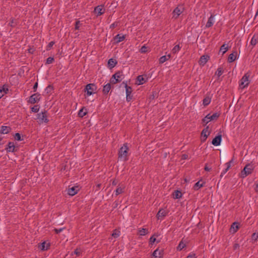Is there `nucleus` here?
<instances>
[{
    "mask_svg": "<svg viewBox=\"0 0 258 258\" xmlns=\"http://www.w3.org/2000/svg\"><path fill=\"white\" fill-rule=\"evenodd\" d=\"M128 150V148L127 144H123V146L119 149L118 152V158L123 161H126L127 160Z\"/></svg>",
    "mask_w": 258,
    "mask_h": 258,
    "instance_id": "nucleus-1",
    "label": "nucleus"
},
{
    "mask_svg": "<svg viewBox=\"0 0 258 258\" xmlns=\"http://www.w3.org/2000/svg\"><path fill=\"white\" fill-rule=\"evenodd\" d=\"M254 169V166L251 164H248L245 165L243 169L241 172V177L244 178L252 173Z\"/></svg>",
    "mask_w": 258,
    "mask_h": 258,
    "instance_id": "nucleus-2",
    "label": "nucleus"
},
{
    "mask_svg": "<svg viewBox=\"0 0 258 258\" xmlns=\"http://www.w3.org/2000/svg\"><path fill=\"white\" fill-rule=\"evenodd\" d=\"M220 114L217 112L214 113L212 115L208 114L202 119V122L204 125H205L210 121L217 120Z\"/></svg>",
    "mask_w": 258,
    "mask_h": 258,
    "instance_id": "nucleus-3",
    "label": "nucleus"
},
{
    "mask_svg": "<svg viewBox=\"0 0 258 258\" xmlns=\"http://www.w3.org/2000/svg\"><path fill=\"white\" fill-rule=\"evenodd\" d=\"M97 87L94 84H89L86 86L85 91L87 92L88 96H90L95 93Z\"/></svg>",
    "mask_w": 258,
    "mask_h": 258,
    "instance_id": "nucleus-4",
    "label": "nucleus"
},
{
    "mask_svg": "<svg viewBox=\"0 0 258 258\" xmlns=\"http://www.w3.org/2000/svg\"><path fill=\"white\" fill-rule=\"evenodd\" d=\"M249 77V75L248 73L245 74L241 78L240 81L239 86L243 89L245 87H247L249 84V80L248 78Z\"/></svg>",
    "mask_w": 258,
    "mask_h": 258,
    "instance_id": "nucleus-5",
    "label": "nucleus"
},
{
    "mask_svg": "<svg viewBox=\"0 0 258 258\" xmlns=\"http://www.w3.org/2000/svg\"><path fill=\"white\" fill-rule=\"evenodd\" d=\"M37 118L40 123L48 122V119H47V112L43 111L37 114Z\"/></svg>",
    "mask_w": 258,
    "mask_h": 258,
    "instance_id": "nucleus-6",
    "label": "nucleus"
},
{
    "mask_svg": "<svg viewBox=\"0 0 258 258\" xmlns=\"http://www.w3.org/2000/svg\"><path fill=\"white\" fill-rule=\"evenodd\" d=\"M40 95L37 93L32 95L30 97L28 102L31 104H34L40 100Z\"/></svg>",
    "mask_w": 258,
    "mask_h": 258,
    "instance_id": "nucleus-7",
    "label": "nucleus"
},
{
    "mask_svg": "<svg viewBox=\"0 0 258 258\" xmlns=\"http://www.w3.org/2000/svg\"><path fill=\"white\" fill-rule=\"evenodd\" d=\"M125 88L126 91V99L127 102H130L132 99L131 94L133 91V89L132 87L128 86L126 84H125Z\"/></svg>",
    "mask_w": 258,
    "mask_h": 258,
    "instance_id": "nucleus-8",
    "label": "nucleus"
},
{
    "mask_svg": "<svg viewBox=\"0 0 258 258\" xmlns=\"http://www.w3.org/2000/svg\"><path fill=\"white\" fill-rule=\"evenodd\" d=\"M7 152H15L18 150V147H16L13 142H9L7 147L6 148Z\"/></svg>",
    "mask_w": 258,
    "mask_h": 258,
    "instance_id": "nucleus-9",
    "label": "nucleus"
},
{
    "mask_svg": "<svg viewBox=\"0 0 258 258\" xmlns=\"http://www.w3.org/2000/svg\"><path fill=\"white\" fill-rule=\"evenodd\" d=\"M168 212L167 210L161 209H160L157 214V218L159 220H162L168 214Z\"/></svg>",
    "mask_w": 258,
    "mask_h": 258,
    "instance_id": "nucleus-10",
    "label": "nucleus"
},
{
    "mask_svg": "<svg viewBox=\"0 0 258 258\" xmlns=\"http://www.w3.org/2000/svg\"><path fill=\"white\" fill-rule=\"evenodd\" d=\"M184 8L182 6L176 7L173 12V17L176 19L183 12Z\"/></svg>",
    "mask_w": 258,
    "mask_h": 258,
    "instance_id": "nucleus-11",
    "label": "nucleus"
},
{
    "mask_svg": "<svg viewBox=\"0 0 258 258\" xmlns=\"http://www.w3.org/2000/svg\"><path fill=\"white\" fill-rule=\"evenodd\" d=\"M105 9L104 8L103 6L100 5L96 7L94 9V13L97 14V16H100L103 14L105 13Z\"/></svg>",
    "mask_w": 258,
    "mask_h": 258,
    "instance_id": "nucleus-12",
    "label": "nucleus"
},
{
    "mask_svg": "<svg viewBox=\"0 0 258 258\" xmlns=\"http://www.w3.org/2000/svg\"><path fill=\"white\" fill-rule=\"evenodd\" d=\"M79 190L78 186H72L71 187H69L68 190V194L70 196H74L76 194H77Z\"/></svg>",
    "mask_w": 258,
    "mask_h": 258,
    "instance_id": "nucleus-13",
    "label": "nucleus"
},
{
    "mask_svg": "<svg viewBox=\"0 0 258 258\" xmlns=\"http://www.w3.org/2000/svg\"><path fill=\"white\" fill-rule=\"evenodd\" d=\"M163 254V250L162 249H156L153 253L154 258H161Z\"/></svg>",
    "mask_w": 258,
    "mask_h": 258,
    "instance_id": "nucleus-14",
    "label": "nucleus"
},
{
    "mask_svg": "<svg viewBox=\"0 0 258 258\" xmlns=\"http://www.w3.org/2000/svg\"><path fill=\"white\" fill-rule=\"evenodd\" d=\"M222 139L221 135H218L216 136L215 138L212 140V143L213 145L215 146H217L220 145Z\"/></svg>",
    "mask_w": 258,
    "mask_h": 258,
    "instance_id": "nucleus-15",
    "label": "nucleus"
},
{
    "mask_svg": "<svg viewBox=\"0 0 258 258\" xmlns=\"http://www.w3.org/2000/svg\"><path fill=\"white\" fill-rule=\"evenodd\" d=\"M210 133L208 132V126L205 128L202 132L201 135L203 137L202 141L204 142L207 139V137L209 135Z\"/></svg>",
    "mask_w": 258,
    "mask_h": 258,
    "instance_id": "nucleus-16",
    "label": "nucleus"
},
{
    "mask_svg": "<svg viewBox=\"0 0 258 258\" xmlns=\"http://www.w3.org/2000/svg\"><path fill=\"white\" fill-rule=\"evenodd\" d=\"M209 59V56L208 55H202L199 60L200 65L204 66Z\"/></svg>",
    "mask_w": 258,
    "mask_h": 258,
    "instance_id": "nucleus-17",
    "label": "nucleus"
},
{
    "mask_svg": "<svg viewBox=\"0 0 258 258\" xmlns=\"http://www.w3.org/2000/svg\"><path fill=\"white\" fill-rule=\"evenodd\" d=\"M11 131V128L10 126H2L1 130V133L3 134H7L10 133Z\"/></svg>",
    "mask_w": 258,
    "mask_h": 258,
    "instance_id": "nucleus-18",
    "label": "nucleus"
},
{
    "mask_svg": "<svg viewBox=\"0 0 258 258\" xmlns=\"http://www.w3.org/2000/svg\"><path fill=\"white\" fill-rule=\"evenodd\" d=\"M232 162H233V159H231L229 162H228L225 164V165L226 166V168L224 170H223V171L221 172V174L220 175L221 177H222L223 176V175L225 174L228 171V170L229 169V168L231 167V163H232Z\"/></svg>",
    "mask_w": 258,
    "mask_h": 258,
    "instance_id": "nucleus-19",
    "label": "nucleus"
},
{
    "mask_svg": "<svg viewBox=\"0 0 258 258\" xmlns=\"http://www.w3.org/2000/svg\"><path fill=\"white\" fill-rule=\"evenodd\" d=\"M237 56V52L235 51L231 53L228 57V61L229 62H232L236 60Z\"/></svg>",
    "mask_w": 258,
    "mask_h": 258,
    "instance_id": "nucleus-20",
    "label": "nucleus"
},
{
    "mask_svg": "<svg viewBox=\"0 0 258 258\" xmlns=\"http://www.w3.org/2000/svg\"><path fill=\"white\" fill-rule=\"evenodd\" d=\"M137 80L138 82L137 83L138 85H142L147 81V79L145 78L142 75H140L137 77Z\"/></svg>",
    "mask_w": 258,
    "mask_h": 258,
    "instance_id": "nucleus-21",
    "label": "nucleus"
},
{
    "mask_svg": "<svg viewBox=\"0 0 258 258\" xmlns=\"http://www.w3.org/2000/svg\"><path fill=\"white\" fill-rule=\"evenodd\" d=\"M214 16L211 15L208 19V22L206 25V27L210 28L212 27L214 24Z\"/></svg>",
    "mask_w": 258,
    "mask_h": 258,
    "instance_id": "nucleus-22",
    "label": "nucleus"
},
{
    "mask_svg": "<svg viewBox=\"0 0 258 258\" xmlns=\"http://www.w3.org/2000/svg\"><path fill=\"white\" fill-rule=\"evenodd\" d=\"M114 40L116 41V43H119V42H120L124 40L125 36L123 35H121L120 34H117V35H116L114 37Z\"/></svg>",
    "mask_w": 258,
    "mask_h": 258,
    "instance_id": "nucleus-23",
    "label": "nucleus"
},
{
    "mask_svg": "<svg viewBox=\"0 0 258 258\" xmlns=\"http://www.w3.org/2000/svg\"><path fill=\"white\" fill-rule=\"evenodd\" d=\"M111 89V85L110 83H107L106 85H104L103 89V93L104 94H107L109 92Z\"/></svg>",
    "mask_w": 258,
    "mask_h": 258,
    "instance_id": "nucleus-24",
    "label": "nucleus"
},
{
    "mask_svg": "<svg viewBox=\"0 0 258 258\" xmlns=\"http://www.w3.org/2000/svg\"><path fill=\"white\" fill-rule=\"evenodd\" d=\"M8 89L5 86L0 87V98H1L5 94H7Z\"/></svg>",
    "mask_w": 258,
    "mask_h": 258,
    "instance_id": "nucleus-25",
    "label": "nucleus"
},
{
    "mask_svg": "<svg viewBox=\"0 0 258 258\" xmlns=\"http://www.w3.org/2000/svg\"><path fill=\"white\" fill-rule=\"evenodd\" d=\"M173 198L175 199H179L182 197V194L179 190H175L173 193Z\"/></svg>",
    "mask_w": 258,
    "mask_h": 258,
    "instance_id": "nucleus-26",
    "label": "nucleus"
},
{
    "mask_svg": "<svg viewBox=\"0 0 258 258\" xmlns=\"http://www.w3.org/2000/svg\"><path fill=\"white\" fill-rule=\"evenodd\" d=\"M257 42H258V35L254 34L251 40L250 44L254 46L255 45H256V44Z\"/></svg>",
    "mask_w": 258,
    "mask_h": 258,
    "instance_id": "nucleus-27",
    "label": "nucleus"
},
{
    "mask_svg": "<svg viewBox=\"0 0 258 258\" xmlns=\"http://www.w3.org/2000/svg\"><path fill=\"white\" fill-rule=\"evenodd\" d=\"M228 50V46L226 44H223L220 47L219 52H222L223 55Z\"/></svg>",
    "mask_w": 258,
    "mask_h": 258,
    "instance_id": "nucleus-28",
    "label": "nucleus"
},
{
    "mask_svg": "<svg viewBox=\"0 0 258 258\" xmlns=\"http://www.w3.org/2000/svg\"><path fill=\"white\" fill-rule=\"evenodd\" d=\"M117 61L113 58L109 59L108 62V66L111 68L114 67Z\"/></svg>",
    "mask_w": 258,
    "mask_h": 258,
    "instance_id": "nucleus-29",
    "label": "nucleus"
},
{
    "mask_svg": "<svg viewBox=\"0 0 258 258\" xmlns=\"http://www.w3.org/2000/svg\"><path fill=\"white\" fill-rule=\"evenodd\" d=\"M113 76L116 78L118 79V82H120L122 80V73L120 72H118L116 73H115Z\"/></svg>",
    "mask_w": 258,
    "mask_h": 258,
    "instance_id": "nucleus-30",
    "label": "nucleus"
},
{
    "mask_svg": "<svg viewBox=\"0 0 258 258\" xmlns=\"http://www.w3.org/2000/svg\"><path fill=\"white\" fill-rule=\"evenodd\" d=\"M181 48V46H180L179 44L176 45L171 50L172 53L176 54L180 50Z\"/></svg>",
    "mask_w": 258,
    "mask_h": 258,
    "instance_id": "nucleus-31",
    "label": "nucleus"
},
{
    "mask_svg": "<svg viewBox=\"0 0 258 258\" xmlns=\"http://www.w3.org/2000/svg\"><path fill=\"white\" fill-rule=\"evenodd\" d=\"M201 181H198L194 186V189L195 190H198L199 188L203 186V183H201Z\"/></svg>",
    "mask_w": 258,
    "mask_h": 258,
    "instance_id": "nucleus-32",
    "label": "nucleus"
},
{
    "mask_svg": "<svg viewBox=\"0 0 258 258\" xmlns=\"http://www.w3.org/2000/svg\"><path fill=\"white\" fill-rule=\"evenodd\" d=\"M211 101V98L209 96H206L203 100V104L205 106L209 105Z\"/></svg>",
    "mask_w": 258,
    "mask_h": 258,
    "instance_id": "nucleus-33",
    "label": "nucleus"
},
{
    "mask_svg": "<svg viewBox=\"0 0 258 258\" xmlns=\"http://www.w3.org/2000/svg\"><path fill=\"white\" fill-rule=\"evenodd\" d=\"M124 188V186H123V187H121V186L117 187V188L116 189V190L115 191V195L116 196H118L119 194H120L122 192H123Z\"/></svg>",
    "mask_w": 258,
    "mask_h": 258,
    "instance_id": "nucleus-34",
    "label": "nucleus"
},
{
    "mask_svg": "<svg viewBox=\"0 0 258 258\" xmlns=\"http://www.w3.org/2000/svg\"><path fill=\"white\" fill-rule=\"evenodd\" d=\"M49 246V245L48 244H46L45 242H43L41 244V249L43 250H46L48 248Z\"/></svg>",
    "mask_w": 258,
    "mask_h": 258,
    "instance_id": "nucleus-35",
    "label": "nucleus"
},
{
    "mask_svg": "<svg viewBox=\"0 0 258 258\" xmlns=\"http://www.w3.org/2000/svg\"><path fill=\"white\" fill-rule=\"evenodd\" d=\"M223 73V70L222 68H219L215 73V75L218 77L221 76Z\"/></svg>",
    "mask_w": 258,
    "mask_h": 258,
    "instance_id": "nucleus-36",
    "label": "nucleus"
},
{
    "mask_svg": "<svg viewBox=\"0 0 258 258\" xmlns=\"http://www.w3.org/2000/svg\"><path fill=\"white\" fill-rule=\"evenodd\" d=\"M185 246V244L182 242L180 241L178 244L177 249L178 250H182Z\"/></svg>",
    "mask_w": 258,
    "mask_h": 258,
    "instance_id": "nucleus-37",
    "label": "nucleus"
},
{
    "mask_svg": "<svg viewBox=\"0 0 258 258\" xmlns=\"http://www.w3.org/2000/svg\"><path fill=\"white\" fill-rule=\"evenodd\" d=\"M147 233L148 230L146 228H142L139 231V234L140 235H145Z\"/></svg>",
    "mask_w": 258,
    "mask_h": 258,
    "instance_id": "nucleus-38",
    "label": "nucleus"
},
{
    "mask_svg": "<svg viewBox=\"0 0 258 258\" xmlns=\"http://www.w3.org/2000/svg\"><path fill=\"white\" fill-rule=\"evenodd\" d=\"M87 114V112L84 111V108H82L81 110H80L78 115L80 117H83Z\"/></svg>",
    "mask_w": 258,
    "mask_h": 258,
    "instance_id": "nucleus-39",
    "label": "nucleus"
},
{
    "mask_svg": "<svg viewBox=\"0 0 258 258\" xmlns=\"http://www.w3.org/2000/svg\"><path fill=\"white\" fill-rule=\"evenodd\" d=\"M167 60H168V58H167L166 55L162 56L159 59V63H163Z\"/></svg>",
    "mask_w": 258,
    "mask_h": 258,
    "instance_id": "nucleus-40",
    "label": "nucleus"
},
{
    "mask_svg": "<svg viewBox=\"0 0 258 258\" xmlns=\"http://www.w3.org/2000/svg\"><path fill=\"white\" fill-rule=\"evenodd\" d=\"M118 79L115 78L113 76L110 79V83L112 84H115L118 83Z\"/></svg>",
    "mask_w": 258,
    "mask_h": 258,
    "instance_id": "nucleus-41",
    "label": "nucleus"
},
{
    "mask_svg": "<svg viewBox=\"0 0 258 258\" xmlns=\"http://www.w3.org/2000/svg\"><path fill=\"white\" fill-rule=\"evenodd\" d=\"M39 110L38 105H35L31 108V111L33 112H38Z\"/></svg>",
    "mask_w": 258,
    "mask_h": 258,
    "instance_id": "nucleus-42",
    "label": "nucleus"
},
{
    "mask_svg": "<svg viewBox=\"0 0 258 258\" xmlns=\"http://www.w3.org/2000/svg\"><path fill=\"white\" fill-rule=\"evenodd\" d=\"M14 138H15V140L18 141L22 140V139H21V135L19 133H16L14 136Z\"/></svg>",
    "mask_w": 258,
    "mask_h": 258,
    "instance_id": "nucleus-43",
    "label": "nucleus"
},
{
    "mask_svg": "<svg viewBox=\"0 0 258 258\" xmlns=\"http://www.w3.org/2000/svg\"><path fill=\"white\" fill-rule=\"evenodd\" d=\"M119 236V232L117 231L116 230H114L112 233V236L114 238H117Z\"/></svg>",
    "mask_w": 258,
    "mask_h": 258,
    "instance_id": "nucleus-44",
    "label": "nucleus"
},
{
    "mask_svg": "<svg viewBox=\"0 0 258 258\" xmlns=\"http://www.w3.org/2000/svg\"><path fill=\"white\" fill-rule=\"evenodd\" d=\"M54 61V58L52 57H49L47 58L46 63V64H50L53 62Z\"/></svg>",
    "mask_w": 258,
    "mask_h": 258,
    "instance_id": "nucleus-45",
    "label": "nucleus"
},
{
    "mask_svg": "<svg viewBox=\"0 0 258 258\" xmlns=\"http://www.w3.org/2000/svg\"><path fill=\"white\" fill-rule=\"evenodd\" d=\"M54 42L53 41H51L49 43V44L47 45L46 47V50H49L51 49V48L52 47V46L54 45Z\"/></svg>",
    "mask_w": 258,
    "mask_h": 258,
    "instance_id": "nucleus-46",
    "label": "nucleus"
},
{
    "mask_svg": "<svg viewBox=\"0 0 258 258\" xmlns=\"http://www.w3.org/2000/svg\"><path fill=\"white\" fill-rule=\"evenodd\" d=\"M258 238V233H253L252 234V239L256 241Z\"/></svg>",
    "mask_w": 258,
    "mask_h": 258,
    "instance_id": "nucleus-47",
    "label": "nucleus"
},
{
    "mask_svg": "<svg viewBox=\"0 0 258 258\" xmlns=\"http://www.w3.org/2000/svg\"><path fill=\"white\" fill-rule=\"evenodd\" d=\"M235 224V223H233L232 225L231 226V228L233 229V232H236L237 230L238 229V226L236 225L235 226H234Z\"/></svg>",
    "mask_w": 258,
    "mask_h": 258,
    "instance_id": "nucleus-48",
    "label": "nucleus"
},
{
    "mask_svg": "<svg viewBox=\"0 0 258 258\" xmlns=\"http://www.w3.org/2000/svg\"><path fill=\"white\" fill-rule=\"evenodd\" d=\"M141 52L142 53H145L147 51V47L146 46H143L141 48Z\"/></svg>",
    "mask_w": 258,
    "mask_h": 258,
    "instance_id": "nucleus-49",
    "label": "nucleus"
},
{
    "mask_svg": "<svg viewBox=\"0 0 258 258\" xmlns=\"http://www.w3.org/2000/svg\"><path fill=\"white\" fill-rule=\"evenodd\" d=\"M64 229V228H59V229L55 228L54 229V230L55 233L58 234L60 232H61Z\"/></svg>",
    "mask_w": 258,
    "mask_h": 258,
    "instance_id": "nucleus-50",
    "label": "nucleus"
},
{
    "mask_svg": "<svg viewBox=\"0 0 258 258\" xmlns=\"http://www.w3.org/2000/svg\"><path fill=\"white\" fill-rule=\"evenodd\" d=\"M156 241V238L155 237V235H153L150 239V242L151 243H153L155 242Z\"/></svg>",
    "mask_w": 258,
    "mask_h": 258,
    "instance_id": "nucleus-51",
    "label": "nucleus"
},
{
    "mask_svg": "<svg viewBox=\"0 0 258 258\" xmlns=\"http://www.w3.org/2000/svg\"><path fill=\"white\" fill-rule=\"evenodd\" d=\"M80 21H77L76 22V24H75V29L76 30H78L79 29V27H80Z\"/></svg>",
    "mask_w": 258,
    "mask_h": 258,
    "instance_id": "nucleus-52",
    "label": "nucleus"
},
{
    "mask_svg": "<svg viewBox=\"0 0 258 258\" xmlns=\"http://www.w3.org/2000/svg\"><path fill=\"white\" fill-rule=\"evenodd\" d=\"M74 253L77 255H79L81 253V250L80 249H76L75 251H74Z\"/></svg>",
    "mask_w": 258,
    "mask_h": 258,
    "instance_id": "nucleus-53",
    "label": "nucleus"
},
{
    "mask_svg": "<svg viewBox=\"0 0 258 258\" xmlns=\"http://www.w3.org/2000/svg\"><path fill=\"white\" fill-rule=\"evenodd\" d=\"M37 87H38V83L37 82H36L33 86V90H34V92H36V89L37 88Z\"/></svg>",
    "mask_w": 258,
    "mask_h": 258,
    "instance_id": "nucleus-54",
    "label": "nucleus"
},
{
    "mask_svg": "<svg viewBox=\"0 0 258 258\" xmlns=\"http://www.w3.org/2000/svg\"><path fill=\"white\" fill-rule=\"evenodd\" d=\"M188 158V155L186 154H183L181 156V159L182 160H185Z\"/></svg>",
    "mask_w": 258,
    "mask_h": 258,
    "instance_id": "nucleus-55",
    "label": "nucleus"
},
{
    "mask_svg": "<svg viewBox=\"0 0 258 258\" xmlns=\"http://www.w3.org/2000/svg\"><path fill=\"white\" fill-rule=\"evenodd\" d=\"M186 258H196V254L194 253L189 254Z\"/></svg>",
    "mask_w": 258,
    "mask_h": 258,
    "instance_id": "nucleus-56",
    "label": "nucleus"
},
{
    "mask_svg": "<svg viewBox=\"0 0 258 258\" xmlns=\"http://www.w3.org/2000/svg\"><path fill=\"white\" fill-rule=\"evenodd\" d=\"M52 89V87L51 85H49L47 87L46 90L47 91H50Z\"/></svg>",
    "mask_w": 258,
    "mask_h": 258,
    "instance_id": "nucleus-57",
    "label": "nucleus"
},
{
    "mask_svg": "<svg viewBox=\"0 0 258 258\" xmlns=\"http://www.w3.org/2000/svg\"><path fill=\"white\" fill-rule=\"evenodd\" d=\"M204 169L206 171H209L211 170V168H209L207 165L205 166Z\"/></svg>",
    "mask_w": 258,
    "mask_h": 258,
    "instance_id": "nucleus-58",
    "label": "nucleus"
},
{
    "mask_svg": "<svg viewBox=\"0 0 258 258\" xmlns=\"http://www.w3.org/2000/svg\"><path fill=\"white\" fill-rule=\"evenodd\" d=\"M116 26V25L115 23H113L110 25V28H114Z\"/></svg>",
    "mask_w": 258,
    "mask_h": 258,
    "instance_id": "nucleus-59",
    "label": "nucleus"
},
{
    "mask_svg": "<svg viewBox=\"0 0 258 258\" xmlns=\"http://www.w3.org/2000/svg\"><path fill=\"white\" fill-rule=\"evenodd\" d=\"M239 247V244H235L234 245V249H236L237 247Z\"/></svg>",
    "mask_w": 258,
    "mask_h": 258,
    "instance_id": "nucleus-60",
    "label": "nucleus"
},
{
    "mask_svg": "<svg viewBox=\"0 0 258 258\" xmlns=\"http://www.w3.org/2000/svg\"><path fill=\"white\" fill-rule=\"evenodd\" d=\"M117 184V182L115 180L113 181L112 182V185H115Z\"/></svg>",
    "mask_w": 258,
    "mask_h": 258,
    "instance_id": "nucleus-61",
    "label": "nucleus"
},
{
    "mask_svg": "<svg viewBox=\"0 0 258 258\" xmlns=\"http://www.w3.org/2000/svg\"><path fill=\"white\" fill-rule=\"evenodd\" d=\"M167 58H168V60L171 57V54H169L168 55H166Z\"/></svg>",
    "mask_w": 258,
    "mask_h": 258,
    "instance_id": "nucleus-62",
    "label": "nucleus"
},
{
    "mask_svg": "<svg viewBox=\"0 0 258 258\" xmlns=\"http://www.w3.org/2000/svg\"><path fill=\"white\" fill-rule=\"evenodd\" d=\"M2 140H3V138H0V145L2 144H3V143H2Z\"/></svg>",
    "mask_w": 258,
    "mask_h": 258,
    "instance_id": "nucleus-63",
    "label": "nucleus"
},
{
    "mask_svg": "<svg viewBox=\"0 0 258 258\" xmlns=\"http://www.w3.org/2000/svg\"><path fill=\"white\" fill-rule=\"evenodd\" d=\"M256 191L258 192V184L256 185V189H255Z\"/></svg>",
    "mask_w": 258,
    "mask_h": 258,
    "instance_id": "nucleus-64",
    "label": "nucleus"
}]
</instances>
